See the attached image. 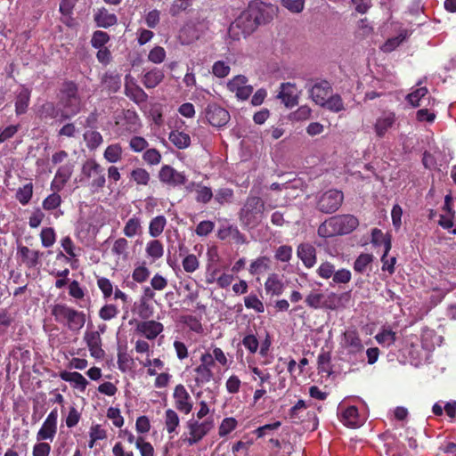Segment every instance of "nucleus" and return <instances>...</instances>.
I'll return each instance as SVG.
<instances>
[{
	"label": "nucleus",
	"mask_w": 456,
	"mask_h": 456,
	"mask_svg": "<svg viewBox=\"0 0 456 456\" xmlns=\"http://www.w3.org/2000/svg\"><path fill=\"white\" fill-rule=\"evenodd\" d=\"M322 107H325L330 111L339 112L345 109L342 98L338 94L330 95Z\"/></svg>",
	"instance_id": "nucleus-44"
},
{
	"label": "nucleus",
	"mask_w": 456,
	"mask_h": 456,
	"mask_svg": "<svg viewBox=\"0 0 456 456\" xmlns=\"http://www.w3.org/2000/svg\"><path fill=\"white\" fill-rule=\"evenodd\" d=\"M135 446L140 451L141 456H154V448L150 442H146L142 436L137 437Z\"/></svg>",
	"instance_id": "nucleus-56"
},
{
	"label": "nucleus",
	"mask_w": 456,
	"mask_h": 456,
	"mask_svg": "<svg viewBox=\"0 0 456 456\" xmlns=\"http://www.w3.org/2000/svg\"><path fill=\"white\" fill-rule=\"evenodd\" d=\"M194 0H174L169 7V14L172 17L178 16L182 12L186 11Z\"/></svg>",
	"instance_id": "nucleus-46"
},
{
	"label": "nucleus",
	"mask_w": 456,
	"mask_h": 456,
	"mask_svg": "<svg viewBox=\"0 0 456 456\" xmlns=\"http://www.w3.org/2000/svg\"><path fill=\"white\" fill-rule=\"evenodd\" d=\"M270 267V258L262 256L255 259L249 265L248 272L251 275H259L266 272Z\"/></svg>",
	"instance_id": "nucleus-34"
},
{
	"label": "nucleus",
	"mask_w": 456,
	"mask_h": 456,
	"mask_svg": "<svg viewBox=\"0 0 456 456\" xmlns=\"http://www.w3.org/2000/svg\"><path fill=\"white\" fill-rule=\"evenodd\" d=\"M428 93L427 87H419L407 95V101L413 107L419 106Z\"/></svg>",
	"instance_id": "nucleus-43"
},
{
	"label": "nucleus",
	"mask_w": 456,
	"mask_h": 456,
	"mask_svg": "<svg viewBox=\"0 0 456 456\" xmlns=\"http://www.w3.org/2000/svg\"><path fill=\"white\" fill-rule=\"evenodd\" d=\"M51 445L45 441H37L32 449V456H49Z\"/></svg>",
	"instance_id": "nucleus-64"
},
{
	"label": "nucleus",
	"mask_w": 456,
	"mask_h": 456,
	"mask_svg": "<svg viewBox=\"0 0 456 456\" xmlns=\"http://www.w3.org/2000/svg\"><path fill=\"white\" fill-rule=\"evenodd\" d=\"M15 113L20 116L27 112L30 101V91L20 86L15 92Z\"/></svg>",
	"instance_id": "nucleus-21"
},
{
	"label": "nucleus",
	"mask_w": 456,
	"mask_h": 456,
	"mask_svg": "<svg viewBox=\"0 0 456 456\" xmlns=\"http://www.w3.org/2000/svg\"><path fill=\"white\" fill-rule=\"evenodd\" d=\"M33 195V185L31 183L25 184L18 189L16 192L17 200L23 206L27 205Z\"/></svg>",
	"instance_id": "nucleus-42"
},
{
	"label": "nucleus",
	"mask_w": 456,
	"mask_h": 456,
	"mask_svg": "<svg viewBox=\"0 0 456 456\" xmlns=\"http://www.w3.org/2000/svg\"><path fill=\"white\" fill-rule=\"evenodd\" d=\"M408 37L407 30H402L396 37L388 38L381 46V50L385 53H390L398 47Z\"/></svg>",
	"instance_id": "nucleus-41"
},
{
	"label": "nucleus",
	"mask_w": 456,
	"mask_h": 456,
	"mask_svg": "<svg viewBox=\"0 0 456 456\" xmlns=\"http://www.w3.org/2000/svg\"><path fill=\"white\" fill-rule=\"evenodd\" d=\"M110 41V36L108 33L102 31V30H96L93 33L92 38H91V45L94 48L99 49V48H104V45Z\"/></svg>",
	"instance_id": "nucleus-49"
},
{
	"label": "nucleus",
	"mask_w": 456,
	"mask_h": 456,
	"mask_svg": "<svg viewBox=\"0 0 456 456\" xmlns=\"http://www.w3.org/2000/svg\"><path fill=\"white\" fill-rule=\"evenodd\" d=\"M138 332L147 339H154L163 330V325L156 321H146L138 324Z\"/></svg>",
	"instance_id": "nucleus-22"
},
{
	"label": "nucleus",
	"mask_w": 456,
	"mask_h": 456,
	"mask_svg": "<svg viewBox=\"0 0 456 456\" xmlns=\"http://www.w3.org/2000/svg\"><path fill=\"white\" fill-rule=\"evenodd\" d=\"M358 226V219L353 215L335 216L322 223L318 228L322 237L347 234Z\"/></svg>",
	"instance_id": "nucleus-2"
},
{
	"label": "nucleus",
	"mask_w": 456,
	"mask_h": 456,
	"mask_svg": "<svg viewBox=\"0 0 456 456\" xmlns=\"http://www.w3.org/2000/svg\"><path fill=\"white\" fill-rule=\"evenodd\" d=\"M40 115L46 118L61 117V108H57L53 102H45L41 106Z\"/></svg>",
	"instance_id": "nucleus-51"
},
{
	"label": "nucleus",
	"mask_w": 456,
	"mask_h": 456,
	"mask_svg": "<svg viewBox=\"0 0 456 456\" xmlns=\"http://www.w3.org/2000/svg\"><path fill=\"white\" fill-rule=\"evenodd\" d=\"M42 246L45 248L52 247L56 240V234L52 227L43 228L40 232Z\"/></svg>",
	"instance_id": "nucleus-50"
},
{
	"label": "nucleus",
	"mask_w": 456,
	"mask_h": 456,
	"mask_svg": "<svg viewBox=\"0 0 456 456\" xmlns=\"http://www.w3.org/2000/svg\"><path fill=\"white\" fill-rule=\"evenodd\" d=\"M17 255L27 267L34 268L39 264V258L43 256V253L30 249L26 246H18Z\"/></svg>",
	"instance_id": "nucleus-20"
},
{
	"label": "nucleus",
	"mask_w": 456,
	"mask_h": 456,
	"mask_svg": "<svg viewBox=\"0 0 456 456\" xmlns=\"http://www.w3.org/2000/svg\"><path fill=\"white\" fill-rule=\"evenodd\" d=\"M94 20L97 27L108 28L117 24L118 17L116 14L110 13L106 8L102 7L95 11Z\"/></svg>",
	"instance_id": "nucleus-23"
},
{
	"label": "nucleus",
	"mask_w": 456,
	"mask_h": 456,
	"mask_svg": "<svg viewBox=\"0 0 456 456\" xmlns=\"http://www.w3.org/2000/svg\"><path fill=\"white\" fill-rule=\"evenodd\" d=\"M341 421L348 427L356 428L358 426V409L355 406H348L341 412Z\"/></svg>",
	"instance_id": "nucleus-35"
},
{
	"label": "nucleus",
	"mask_w": 456,
	"mask_h": 456,
	"mask_svg": "<svg viewBox=\"0 0 456 456\" xmlns=\"http://www.w3.org/2000/svg\"><path fill=\"white\" fill-rule=\"evenodd\" d=\"M73 167L72 164H65L58 168L54 178L51 183L52 190L60 191L63 189L64 185L72 175Z\"/></svg>",
	"instance_id": "nucleus-19"
},
{
	"label": "nucleus",
	"mask_w": 456,
	"mask_h": 456,
	"mask_svg": "<svg viewBox=\"0 0 456 456\" xmlns=\"http://www.w3.org/2000/svg\"><path fill=\"white\" fill-rule=\"evenodd\" d=\"M331 93V86L326 80L315 83L310 90L312 100L320 106L324 104L325 101L330 97Z\"/></svg>",
	"instance_id": "nucleus-16"
},
{
	"label": "nucleus",
	"mask_w": 456,
	"mask_h": 456,
	"mask_svg": "<svg viewBox=\"0 0 456 456\" xmlns=\"http://www.w3.org/2000/svg\"><path fill=\"white\" fill-rule=\"evenodd\" d=\"M97 286L102 291L104 298H109L113 294V284L108 278H98Z\"/></svg>",
	"instance_id": "nucleus-61"
},
{
	"label": "nucleus",
	"mask_w": 456,
	"mask_h": 456,
	"mask_svg": "<svg viewBox=\"0 0 456 456\" xmlns=\"http://www.w3.org/2000/svg\"><path fill=\"white\" fill-rule=\"evenodd\" d=\"M265 289L268 295L280 296L284 290V283L278 274L272 273L265 282Z\"/></svg>",
	"instance_id": "nucleus-26"
},
{
	"label": "nucleus",
	"mask_w": 456,
	"mask_h": 456,
	"mask_svg": "<svg viewBox=\"0 0 456 456\" xmlns=\"http://www.w3.org/2000/svg\"><path fill=\"white\" fill-rule=\"evenodd\" d=\"M180 419L178 414L172 409H167L165 412V426L168 434L177 433Z\"/></svg>",
	"instance_id": "nucleus-40"
},
{
	"label": "nucleus",
	"mask_w": 456,
	"mask_h": 456,
	"mask_svg": "<svg viewBox=\"0 0 456 456\" xmlns=\"http://www.w3.org/2000/svg\"><path fill=\"white\" fill-rule=\"evenodd\" d=\"M265 204L261 198L249 196L240 212V220L243 227L251 230L256 228L262 221Z\"/></svg>",
	"instance_id": "nucleus-3"
},
{
	"label": "nucleus",
	"mask_w": 456,
	"mask_h": 456,
	"mask_svg": "<svg viewBox=\"0 0 456 456\" xmlns=\"http://www.w3.org/2000/svg\"><path fill=\"white\" fill-rule=\"evenodd\" d=\"M231 68L229 64L224 61H217L212 66V73L219 78L225 77L229 75Z\"/></svg>",
	"instance_id": "nucleus-54"
},
{
	"label": "nucleus",
	"mask_w": 456,
	"mask_h": 456,
	"mask_svg": "<svg viewBox=\"0 0 456 456\" xmlns=\"http://www.w3.org/2000/svg\"><path fill=\"white\" fill-rule=\"evenodd\" d=\"M84 140L86 147L91 151L97 149L103 142L102 134L95 130L86 131L84 134Z\"/></svg>",
	"instance_id": "nucleus-39"
},
{
	"label": "nucleus",
	"mask_w": 456,
	"mask_h": 456,
	"mask_svg": "<svg viewBox=\"0 0 456 456\" xmlns=\"http://www.w3.org/2000/svg\"><path fill=\"white\" fill-rule=\"evenodd\" d=\"M214 428V419H208L202 422L196 419H190L187 422V428L190 436L187 438V444L193 445L203 439L205 436Z\"/></svg>",
	"instance_id": "nucleus-9"
},
{
	"label": "nucleus",
	"mask_w": 456,
	"mask_h": 456,
	"mask_svg": "<svg viewBox=\"0 0 456 456\" xmlns=\"http://www.w3.org/2000/svg\"><path fill=\"white\" fill-rule=\"evenodd\" d=\"M145 253L151 262H155L161 258L164 255V246L159 240H151L147 242Z\"/></svg>",
	"instance_id": "nucleus-28"
},
{
	"label": "nucleus",
	"mask_w": 456,
	"mask_h": 456,
	"mask_svg": "<svg viewBox=\"0 0 456 456\" xmlns=\"http://www.w3.org/2000/svg\"><path fill=\"white\" fill-rule=\"evenodd\" d=\"M182 265L186 273H193L199 268L200 263L195 255L190 254L183 259Z\"/></svg>",
	"instance_id": "nucleus-60"
},
{
	"label": "nucleus",
	"mask_w": 456,
	"mask_h": 456,
	"mask_svg": "<svg viewBox=\"0 0 456 456\" xmlns=\"http://www.w3.org/2000/svg\"><path fill=\"white\" fill-rule=\"evenodd\" d=\"M257 28L252 13L248 7L244 10L236 20L230 25L229 34L233 39H240V37H247Z\"/></svg>",
	"instance_id": "nucleus-6"
},
{
	"label": "nucleus",
	"mask_w": 456,
	"mask_h": 456,
	"mask_svg": "<svg viewBox=\"0 0 456 456\" xmlns=\"http://www.w3.org/2000/svg\"><path fill=\"white\" fill-rule=\"evenodd\" d=\"M371 243L374 246H384V251H386V254H388V252L391 249L392 244H391V238L389 235H385L381 230L378 228H374L371 231Z\"/></svg>",
	"instance_id": "nucleus-32"
},
{
	"label": "nucleus",
	"mask_w": 456,
	"mask_h": 456,
	"mask_svg": "<svg viewBox=\"0 0 456 456\" xmlns=\"http://www.w3.org/2000/svg\"><path fill=\"white\" fill-rule=\"evenodd\" d=\"M58 106L61 108V118L64 119L70 118L80 111L81 98L74 82L63 83L60 91Z\"/></svg>",
	"instance_id": "nucleus-1"
},
{
	"label": "nucleus",
	"mask_w": 456,
	"mask_h": 456,
	"mask_svg": "<svg viewBox=\"0 0 456 456\" xmlns=\"http://www.w3.org/2000/svg\"><path fill=\"white\" fill-rule=\"evenodd\" d=\"M248 8L257 27L269 23L277 13L276 6L257 0L252 1Z\"/></svg>",
	"instance_id": "nucleus-7"
},
{
	"label": "nucleus",
	"mask_w": 456,
	"mask_h": 456,
	"mask_svg": "<svg viewBox=\"0 0 456 456\" xmlns=\"http://www.w3.org/2000/svg\"><path fill=\"white\" fill-rule=\"evenodd\" d=\"M297 256L301 259L305 267L311 268L316 263L315 248L308 243L300 244L297 248Z\"/></svg>",
	"instance_id": "nucleus-24"
},
{
	"label": "nucleus",
	"mask_w": 456,
	"mask_h": 456,
	"mask_svg": "<svg viewBox=\"0 0 456 456\" xmlns=\"http://www.w3.org/2000/svg\"><path fill=\"white\" fill-rule=\"evenodd\" d=\"M196 200L200 203H208L211 200L213 197V192L211 188L207 187L200 184H197V191H196Z\"/></svg>",
	"instance_id": "nucleus-55"
},
{
	"label": "nucleus",
	"mask_w": 456,
	"mask_h": 456,
	"mask_svg": "<svg viewBox=\"0 0 456 456\" xmlns=\"http://www.w3.org/2000/svg\"><path fill=\"white\" fill-rule=\"evenodd\" d=\"M61 203V196L56 192H53L44 200L43 208L45 210H53L60 207Z\"/></svg>",
	"instance_id": "nucleus-63"
},
{
	"label": "nucleus",
	"mask_w": 456,
	"mask_h": 456,
	"mask_svg": "<svg viewBox=\"0 0 456 456\" xmlns=\"http://www.w3.org/2000/svg\"><path fill=\"white\" fill-rule=\"evenodd\" d=\"M343 200L344 194L341 191L329 190L320 196L317 208L323 213H334L340 208Z\"/></svg>",
	"instance_id": "nucleus-8"
},
{
	"label": "nucleus",
	"mask_w": 456,
	"mask_h": 456,
	"mask_svg": "<svg viewBox=\"0 0 456 456\" xmlns=\"http://www.w3.org/2000/svg\"><path fill=\"white\" fill-rule=\"evenodd\" d=\"M52 314L59 322L66 323L72 330H80L86 322V316L64 304H56L52 307Z\"/></svg>",
	"instance_id": "nucleus-4"
},
{
	"label": "nucleus",
	"mask_w": 456,
	"mask_h": 456,
	"mask_svg": "<svg viewBox=\"0 0 456 456\" xmlns=\"http://www.w3.org/2000/svg\"><path fill=\"white\" fill-rule=\"evenodd\" d=\"M396 115L394 111H383L374 123V132L379 138H383L385 135L395 126Z\"/></svg>",
	"instance_id": "nucleus-13"
},
{
	"label": "nucleus",
	"mask_w": 456,
	"mask_h": 456,
	"mask_svg": "<svg viewBox=\"0 0 456 456\" xmlns=\"http://www.w3.org/2000/svg\"><path fill=\"white\" fill-rule=\"evenodd\" d=\"M130 176L138 185H147L150 182L149 172L142 167L133 169Z\"/></svg>",
	"instance_id": "nucleus-48"
},
{
	"label": "nucleus",
	"mask_w": 456,
	"mask_h": 456,
	"mask_svg": "<svg viewBox=\"0 0 456 456\" xmlns=\"http://www.w3.org/2000/svg\"><path fill=\"white\" fill-rule=\"evenodd\" d=\"M58 410L53 409L37 433V441H53L57 433Z\"/></svg>",
	"instance_id": "nucleus-11"
},
{
	"label": "nucleus",
	"mask_w": 456,
	"mask_h": 456,
	"mask_svg": "<svg viewBox=\"0 0 456 456\" xmlns=\"http://www.w3.org/2000/svg\"><path fill=\"white\" fill-rule=\"evenodd\" d=\"M196 383L197 384H206L209 382L213 378V373L211 369L208 367H204L202 365H199L196 369Z\"/></svg>",
	"instance_id": "nucleus-52"
},
{
	"label": "nucleus",
	"mask_w": 456,
	"mask_h": 456,
	"mask_svg": "<svg viewBox=\"0 0 456 456\" xmlns=\"http://www.w3.org/2000/svg\"><path fill=\"white\" fill-rule=\"evenodd\" d=\"M123 150L119 143H112L109 145L104 152L103 157L109 163H117L122 159Z\"/></svg>",
	"instance_id": "nucleus-36"
},
{
	"label": "nucleus",
	"mask_w": 456,
	"mask_h": 456,
	"mask_svg": "<svg viewBox=\"0 0 456 456\" xmlns=\"http://www.w3.org/2000/svg\"><path fill=\"white\" fill-rule=\"evenodd\" d=\"M247 83V77L245 76L239 75L227 83V88L232 93H234L238 99L247 100L253 92V87Z\"/></svg>",
	"instance_id": "nucleus-14"
},
{
	"label": "nucleus",
	"mask_w": 456,
	"mask_h": 456,
	"mask_svg": "<svg viewBox=\"0 0 456 456\" xmlns=\"http://www.w3.org/2000/svg\"><path fill=\"white\" fill-rule=\"evenodd\" d=\"M173 396L177 411L184 414H188L191 411V398L183 385L179 384L175 387Z\"/></svg>",
	"instance_id": "nucleus-15"
},
{
	"label": "nucleus",
	"mask_w": 456,
	"mask_h": 456,
	"mask_svg": "<svg viewBox=\"0 0 456 456\" xmlns=\"http://www.w3.org/2000/svg\"><path fill=\"white\" fill-rule=\"evenodd\" d=\"M204 115L208 122L216 127L225 126L230 120L229 112L216 103H208L204 110Z\"/></svg>",
	"instance_id": "nucleus-10"
},
{
	"label": "nucleus",
	"mask_w": 456,
	"mask_h": 456,
	"mask_svg": "<svg viewBox=\"0 0 456 456\" xmlns=\"http://www.w3.org/2000/svg\"><path fill=\"white\" fill-rule=\"evenodd\" d=\"M149 143L142 136H133L129 141V147L134 152H142L147 149Z\"/></svg>",
	"instance_id": "nucleus-58"
},
{
	"label": "nucleus",
	"mask_w": 456,
	"mask_h": 456,
	"mask_svg": "<svg viewBox=\"0 0 456 456\" xmlns=\"http://www.w3.org/2000/svg\"><path fill=\"white\" fill-rule=\"evenodd\" d=\"M124 125L128 133H138L142 127L140 118L134 110H127L124 113Z\"/></svg>",
	"instance_id": "nucleus-30"
},
{
	"label": "nucleus",
	"mask_w": 456,
	"mask_h": 456,
	"mask_svg": "<svg viewBox=\"0 0 456 456\" xmlns=\"http://www.w3.org/2000/svg\"><path fill=\"white\" fill-rule=\"evenodd\" d=\"M166 58V50L162 46H154L148 54V60L155 64H160Z\"/></svg>",
	"instance_id": "nucleus-57"
},
{
	"label": "nucleus",
	"mask_w": 456,
	"mask_h": 456,
	"mask_svg": "<svg viewBox=\"0 0 456 456\" xmlns=\"http://www.w3.org/2000/svg\"><path fill=\"white\" fill-rule=\"evenodd\" d=\"M167 223V218L162 215L153 217L149 223V234L152 238H158L162 234Z\"/></svg>",
	"instance_id": "nucleus-33"
},
{
	"label": "nucleus",
	"mask_w": 456,
	"mask_h": 456,
	"mask_svg": "<svg viewBox=\"0 0 456 456\" xmlns=\"http://www.w3.org/2000/svg\"><path fill=\"white\" fill-rule=\"evenodd\" d=\"M142 159L151 166H155L160 163L161 154L156 149H146L142 155Z\"/></svg>",
	"instance_id": "nucleus-59"
},
{
	"label": "nucleus",
	"mask_w": 456,
	"mask_h": 456,
	"mask_svg": "<svg viewBox=\"0 0 456 456\" xmlns=\"http://www.w3.org/2000/svg\"><path fill=\"white\" fill-rule=\"evenodd\" d=\"M374 260L372 254L362 253L354 263V270L358 273H365L371 270V264Z\"/></svg>",
	"instance_id": "nucleus-31"
},
{
	"label": "nucleus",
	"mask_w": 456,
	"mask_h": 456,
	"mask_svg": "<svg viewBox=\"0 0 456 456\" xmlns=\"http://www.w3.org/2000/svg\"><path fill=\"white\" fill-rule=\"evenodd\" d=\"M133 362V359L131 356L123 351V346H118V364L119 370L125 371L126 369L131 367Z\"/></svg>",
	"instance_id": "nucleus-62"
},
{
	"label": "nucleus",
	"mask_w": 456,
	"mask_h": 456,
	"mask_svg": "<svg viewBox=\"0 0 456 456\" xmlns=\"http://www.w3.org/2000/svg\"><path fill=\"white\" fill-rule=\"evenodd\" d=\"M142 219L140 216H133L130 217L123 228V233L128 238H133L142 233Z\"/></svg>",
	"instance_id": "nucleus-29"
},
{
	"label": "nucleus",
	"mask_w": 456,
	"mask_h": 456,
	"mask_svg": "<svg viewBox=\"0 0 456 456\" xmlns=\"http://www.w3.org/2000/svg\"><path fill=\"white\" fill-rule=\"evenodd\" d=\"M238 422L232 417L224 418L219 428H218V435L220 437H224L228 436L231 432H232L237 428Z\"/></svg>",
	"instance_id": "nucleus-45"
},
{
	"label": "nucleus",
	"mask_w": 456,
	"mask_h": 456,
	"mask_svg": "<svg viewBox=\"0 0 456 456\" xmlns=\"http://www.w3.org/2000/svg\"><path fill=\"white\" fill-rule=\"evenodd\" d=\"M160 182L172 187L184 185L187 183V176L183 172H179L169 165H164L159 173Z\"/></svg>",
	"instance_id": "nucleus-12"
},
{
	"label": "nucleus",
	"mask_w": 456,
	"mask_h": 456,
	"mask_svg": "<svg viewBox=\"0 0 456 456\" xmlns=\"http://www.w3.org/2000/svg\"><path fill=\"white\" fill-rule=\"evenodd\" d=\"M170 142L178 149H185L191 144V137L188 134L178 130L169 134Z\"/></svg>",
	"instance_id": "nucleus-37"
},
{
	"label": "nucleus",
	"mask_w": 456,
	"mask_h": 456,
	"mask_svg": "<svg viewBox=\"0 0 456 456\" xmlns=\"http://www.w3.org/2000/svg\"><path fill=\"white\" fill-rule=\"evenodd\" d=\"M164 79V72L158 68L147 71L142 79L146 88H155Z\"/></svg>",
	"instance_id": "nucleus-27"
},
{
	"label": "nucleus",
	"mask_w": 456,
	"mask_h": 456,
	"mask_svg": "<svg viewBox=\"0 0 456 456\" xmlns=\"http://www.w3.org/2000/svg\"><path fill=\"white\" fill-rule=\"evenodd\" d=\"M60 378L67 382H70L74 388L79 389L84 392L88 385V381L86 378L79 372L74 371L69 372L67 370H62L59 374Z\"/></svg>",
	"instance_id": "nucleus-25"
},
{
	"label": "nucleus",
	"mask_w": 456,
	"mask_h": 456,
	"mask_svg": "<svg viewBox=\"0 0 456 456\" xmlns=\"http://www.w3.org/2000/svg\"><path fill=\"white\" fill-rule=\"evenodd\" d=\"M81 172L89 180L91 192L97 193L103 189L106 183L104 169L95 159H87L83 164Z\"/></svg>",
	"instance_id": "nucleus-5"
},
{
	"label": "nucleus",
	"mask_w": 456,
	"mask_h": 456,
	"mask_svg": "<svg viewBox=\"0 0 456 456\" xmlns=\"http://www.w3.org/2000/svg\"><path fill=\"white\" fill-rule=\"evenodd\" d=\"M278 98L287 108H293L298 103V93L296 86L291 83H282Z\"/></svg>",
	"instance_id": "nucleus-17"
},
{
	"label": "nucleus",
	"mask_w": 456,
	"mask_h": 456,
	"mask_svg": "<svg viewBox=\"0 0 456 456\" xmlns=\"http://www.w3.org/2000/svg\"><path fill=\"white\" fill-rule=\"evenodd\" d=\"M125 94L137 104L144 103L148 99L147 94L129 76L126 77Z\"/></svg>",
	"instance_id": "nucleus-18"
},
{
	"label": "nucleus",
	"mask_w": 456,
	"mask_h": 456,
	"mask_svg": "<svg viewBox=\"0 0 456 456\" xmlns=\"http://www.w3.org/2000/svg\"><path fill=\"white\" fill-rule=\"evenodd\" d=\"M128 241L125 238L117 239L112 246L111 252L118 256H121L123 259H126L128 255Z\"/></svg>",
	"instance_id": "nucleus-47"
},
{
	"label": "nucleus",
	"mask_w": 456,
	"mask_h": 456,
	"mask_svg": "<svg viewBox=\"0 0 456 456\" xmlns=\"http://www.w3.org/2000/svg\"><path fill=\"white\" fill-rule=\"evenodd\" d=\"M102 85L111 92H117L120 88V76L115 72H106L102 78Z\"/></svg>",
	"instance_id": "nucleus-38"
},
{
	"label": "nucleus",
	"mask_w": 456,
	"mask_h": 456,
	"mask_svg": "<svg viewBox=\"0 0 456 456\" xmlns=\"http://www.w3.org/2000/svg\"><path fill=\"white\" fill-rule=\"evenodd\" d=\"M245 306L248 309H253L256 313L261 314L265 311V306L262 301L256 297V295L250 294L244 298Z\"/></svg>",
	"instance_id": "nucleus-53"
}]
</instances>
